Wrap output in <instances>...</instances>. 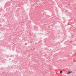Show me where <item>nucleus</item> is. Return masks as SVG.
Listing matches in <instances>:
<instances>
[{
	"mask_svg": "<svg viewBox=\"0 0 76 76\" xmlns=\"http://www.w3.org/2000/svg\"><path fill=\"white\" fill-rule=\"evenodd\" d=\"M71 73H72V72H70L69 71V72L67 73L68 75L69 74Z\"/></svg>",
	"mask_w": 76,
	"mask_h": 76,
	"instance_id": "obj_1",
	"label": "nucleus"
},
{
	"mask_svg": "<svg viewBox=\"0 0 76 76\" xmlns=\"http://www.w3.org/2000/svg\"><path fill=\"white\" fill-rule=\"evenodd\" d=\"M63 72L62 71H60V73H63Z\"/></svg>",
	"mask_w": 76,
	"mask_h": 76,
	"instance_id": "obj_2",
	"label": "nucleus"
},
{
	"mask_svg": "<svg viewBox=\"0 0 76 76\" xmlns=\"http://www.w3.org/2000/svg\"><path fill=\"white\" fill-rule=\"evenodd\" d=\"M38 1H39V0H37Z\"/></svg>",
	"mask_w": 76,
	"mask_h": 76,
	"instance_id": "obj_3",
	"label": "nucleus"
}]
</instances>
